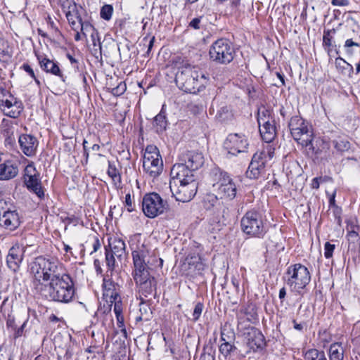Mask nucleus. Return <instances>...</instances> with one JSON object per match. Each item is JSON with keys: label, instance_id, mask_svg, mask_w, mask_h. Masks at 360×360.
Instances as JSON below:
<instances>
[{"label": "nucleus", "instance_id": "obj_1", "mask_svg": "<svg viewBox=\"0 0 360 360\" xmlns=\"http://www.w3.org/2000/svg\"><path fill=\"white\" fill-rule=\"evenodd\" d=\"M169 188L176 200L189 202L195 195L198 182L194 174L183 166L172 167L170 171Z\"/></svg>", "mask_w": 360, "mask_h": 360}, {"label": "nucleus", "instance_id": "obj_2", "mask_svg": "<svg viewBox=\"0 0 360 360\" xmlns=\"http://www.w3.org/2000/svg\"><path fill=\"white\" fill-rule=\"evenodd\" d=\"M37 293L49 301L68 303L75 295L74 283L71 277L65 274L54 282L47 283Z\"/></svg>", "mask_w": 360, "mask_h": 360}, {"label": "nucleus", "instance_id": "obj_3", "mask_svg": "<svg viewBox=\"0 0 360 360\" xmlns=\"http://www.w3.org/2000/svg\"><path fill=\"white\" fill-rule=\"evenodd\" d=\"M175 80L183 91L196 94L205 87L208 77L199 68L189 65L176 73Z\"/></svg>", "mask_w": 360, "mask_h": 360}, {"label": "nucleus", "instance_id": "obj_4", "mask_svg": "<svg viewBox=\"0 0 360 360\" xmlns=\"http://www.w3.org/2000/svg\"><path fill=\"white\" fill-rule=\"evenodd\" d=\"M284 280L291 291L302 293V290L309 283L311 275L308 269L301 264L290 266Z\"/></svg>", "mask_w": 360, "mask_h": 360}, {"label": "nucleus", "instance_id": "obj_5", "mask_svg": "<svg viewBox=\"0 0 360 360\" xmlns=\"http://www.w3.org/2000/svg\"><path fill=\"white\" fill-rule=\"evenodd\" d=\"M211 176L213 187L215 188L217 195L221 199H233L236 195V186L230 175L219 167L212 170Z\"/></svg>", "mask_w": 360, "mask_h": 360}, {"label": "nucleus", "instance_id": "obj_6", "mask_svg": "<svg viewBox=\"0 0 360 360\" xmlns=\"http://www.w3.org/2000/svg\"><path fill=\"white\" fill-rule=\"evenodd\" d=\"M242 231L251 237L262 238L267 232V227L262 214L255 210L248 211L240 221Z\"/></svg>", "mask_w": 360, "mask_h": 360}, {"label": "nucleus", "instance_id": "obj_7", "mask_svg": "<svg viewBox=\"0 0 360 360\" xmlns=\"http://www.w3.org/2000/svg\"><path fill=\"white\" fill-rule=\"evenodd\" d=\"M235 50L232 43L227 39L221 38L212 43L210 48V59L219 64H229L234 58Z\"/></svg>", "mask_w": 360, "mask_h": 360}, {"label": "nucleus", "instance_id": "obj_8", "mask_svg": "<svg viewBox=\"0 0 360 360\" xmlns=\"http://www.w3.org/2000/svg\"><path fill=\"white\" fill-rule=\"evenodd\" d=\"M288 127L293 139L302 146H309L312 141V134L309 126L300 116L291 117Z\"/></svg>", "mask_w": 360, "mask_h": 360}, {"label": "nucleus", "instance_id": "obj_9", "mask_svg": "<svg viewBox=\"0 0 360 360\" xmlns=\"http://www.w3.org/2000/svg\"><path fill=\"white\" fill-rule=\"evenodd\" d=\"M167 207V203L156 193L146 194L142 200V210L148 218H155L162 214Z\"/></svg>", "mask_w": 360, "mask_h": 360}, {"label": "nucleus", "instance_id": "obj_10", "mask_svg": "<svg viewBox=\"0 0 360 360\" xmlns=\"http://www.w3.org/2000/svg\"><path fill=\"white\" fill-rule=\"evenodd\" d=\"M0 109L5 115L17 118L23 110V105L6 89H0Z\"/></svg>", "mask_w": 360, "mask_h": 360}, {"label": "nucleus", "instance_id": "obj_11", "mask_svg": "<svg viewBox=\"0 0 360 360\" xmlns=\"http://www.w3.org/2000/svg\"><path fill=\"white\" fill-rule=\"evenodd\" d=\"M49 257L39 256L32 264L31 271L34 274L33 288L37 292L46 286L45 276L47 273V266L49 265Z\"/></svg>", "mask_w": 360, "mask_h": 360}, {"label": "nucleus", "instance_id": "obj_12", "mask_svg": "<svg viewBox=\"0 0 360 360\" xmlns=\"http://www.w3.org/2000/svg\"><path fill=\"white\" fill-rule=\"evenodd\" d=\"M24 184L27 189L34 193L40 200L44 198V190L41 186L39 174L33 164H28L25 168Z\"/></svg>", "mask_w": 360, "mask_h": 360}, {"label": "nucleus", "instance_id": "obj_13", "mask_svg": "<svg viewBox=\"0 0 360 360\" xmlns=\"http://www.w3.org/2000/svg\"><path fill=\"white\" fill-rule=\"evenodd\" d=\"M131 254L134 266H162L163 260L155 255H150L149 250L143 244L138 245L132 250Z\"/></svg>", "mask_w": 360, "mask_h": 360}, {"label": "nucleus", "instance_id": "obj_14", "mask_svg": "<svg viewBox=\"0 0 360 360\" xmlns=\"http://www.w3.org/2000/svg\"><path fill=\"white\" fill-rule=\"evenodd\" d=\"M224 146L229 155L236 156L248 152L249 143L244 134L235 133L228 135Z\"/></svg>", "mask_w": 360, "mask_h": 360}, {"label": "nucleus", "instance_id": "obj_15", "mask_svg": "<svg viewBox=\"0 0 360 360\" xmlns=\"http://www.w3.org/2000/svg\"><path fill=\"white\" fill-rule=\"evenodd\" d=\"M181 163H176L173 167L183 166L188 171L194 174V172L200 168L205 162L204 157L201 153L188 151L182 155Z\"/></svg>", "mask_w": 360, "mask_h": 360}, {"label": "nucleus", "instance_id": "obj_16", "mask_svg": "<svg viewBox=\"0 0 360 360\" xmlns=\"http://www.w3.org/2000/svg\"><path fill=\"white\" fill-rule=\"evenodd\" d=\"M63 12L65 13L66 18L72 29L74 31L80 30L82 34L86 37V32H84V30L91 29L92 25L87 22H82L76 4L71 7H68V9L64 10Z\"/></svg>", "mask_w": 360, "mask_h": 360}, {"label": "nucleus", "instance_id": "obj_17", "mask_svg": "<svg viewBox=\"0 0 360 360\" xmlns=\"http://www.w3.org/2000/svg\"><path fill=\"white\" fill-rule=\"evenodd\" d=\"M24 252V247L19 244H15L10 248L6 257V262L9 269L13 271L18 270L23 259Z\"/></svg>", "mask_w": 360, "mask_h": 360}, {"label": "nucleus", "instance_id": "obj_18", "mask_svg": "<svg viewBox=\"0 0 360 360\" xmlns=\"http://www.w3.org/2000/svg\"><path fill=\"white\" fill-rule=\"evenodd\" d=\"M49 265L47 266V273L45 276L46 283L54 282L67 274L63 265L57 258L49 257Z\"/></svg>", "mask_w": 360, "mask_h": 360}, {"label": "nucleus", "instance_id": "obj_19", "mask_svg": "<svg viewBox=\"0 0 360 360\" xmlns=\"http://www.w3.org/2000/svg\"><path fill=\"white\" fill-rule=\"evenodd\" d=\"M18 143L22 153L27 157L36 155L39 141L37 138L30 134H22L19 136Z\"/></svg>", "mask_w": 360, "mask_h": 360}, {"label": "nucleus", "instance_id": "obj_20", "mask_svg": "<svg viewBox=\"0 0 360 360\" xmlns=\"http://www.w3.org/2000/svg\"><path fill=\"white\" fill-rule=\"evenodd\" d=\"M20 219L16 210H8L0 217V226L8 230L14 231L20 225Z\"/></svg>", "mask_w": 360, "mask_h": 360}, {"label": "nucleus", "instance_id": "obj_21", "mask_svg": "<svg viewBox=\"0 0 360 360\" xmlns=\"http://www.w3.org/2000/svg\"><path fill=\"white\" fill-rule=\"evenodd\" d=\"M37 59L43 70L47 73L58 77L63 82L65 81L66 77L63 74L56 61L39 56H37Z\"/></svg>", "mask_w": 360, "mask_h": 360}, {"label": "nucleus", "instance_id": "obj_22", "mask_svg": "<svg viewBox=\"0 0 360 360\" xmlns=\"http://www.w3.org/2000/svg\"><path fill=\"white\" fill-rule=\"evenodd\" d=\"M258 155L254 154L246 172L247 176L250 179H257L264 172L266 165V160L261 159Z\"/></svg>", "mask_w": 360, "mask_h": 360}, {"label": "nucleus", "instance_id": "obj_23", "mask_svg": "<svg viewBox=\"0 0 360 360\" xmlns=\"http://www.w3.org/2000/svg\"><path fill=\"white\" fill-rule=\"evenodd\" d=\"M245 339L248 347L253 351L262 348L265 345L263 334L255 328H252L248 332Z\"/></svg>", "mask_w": 360, "mask_h": 360}, {"label": "nucleus", "instance_id": "obj_24", "mask_svg": "<svg viewBox=\"0 0 360 360\" xmlns=\"http://www.w3.org/2000/svg\"><path fill=\"white\" fill-rule=\"evenodd\" d=\"M18 165L11 160L0 163V180L8 181L15 178L18 174Z\"/></svg>", "mask_w": 360, "mask_h": 360}, {"label": "nucleus", "instance_id": "obj_25", "mask_svg": "<svg viewBox=\"0 0 360 360\" xmlns=\"http://www.w3.org/2000/svg\"><path fill=\"white\" fill-rule=\"evenodd\" d=\"M139 291L141 295L148 297V296L155 295L156 293L157 282L155 277L147 281H142L141 283H136Z\"/></svg>", "mask_w": 360, "mask_h": 360}, {"label": "nucleus", "instance_id": "obj_26", "mask_svg": "<svg viewBox=\"0 0 360 360\" xmlns=\"http://www.w3.org/2000/svg\"><path fill=\"white\" fill-rule=\"evenodd\" d=\"M110 252L116 257H121L125 252L126 245L124 241L118 237H112L108 240Z\"/></svg>", "mask_w": 360, "mask_h": 360}, {"label": "nucleus", "instance_id": "obj_27", "mask_svg": "<svg viewBox=\"0 0 360 360\" xmlns=\"http://www.w3.org/2000/svg\"><path fill=\"white\" fill-rule=\"evenodd\" d=\"M153 266H134L132 272L133 278L135 283H141L142 281H147L154 276L151 275L150 269Z\"/></svg>", "mask_w": 360, "mask_h": 360}, {"label": "nucleus", "instance_id": "obj_28", "mask_svg": "<svg viewBox=\"0 0 360 360\" xmlns=\"http://www.w3.org/2000/svg\"><path fill=\"white\" fill-rule=\"evenodd\" d=\"M259 132L264 141L266 143L271 142L275 136L276 127L274 120L267 122L266 124H260Z\"/></svg>", "mask_w": 360, "mask_h": 360}, {"label": "nucleus", "instance_id": "obj_29", "mask_svg": "<svg viewBox=\"0 0 360 360\" xmlns=\"http://www.w3.org/2000/svg\"><path fill=\"white\" fill-rule=\"evenodd\" d=\"M144 171L152 177L158 176L162 171L163 162L162 158L154 162L143 163Z\"/></svg>", "mask_w": 360, "mask_h": 360}, {"label": "nucleus", "instance_id": "obj_30", "mask_svg": "<svg viewBox=\"0 0 360 360\" xmlns=\"http://www.w3.org/2000/svg\"><path fill=\"white\" fill-rule=\"evenodd\" d=\"M335 67L338 71L342 75H347L349 77H352V75L354 72L353 66L347 63L341 57L335 58Z\"/></svg>", "mask_w": 360, "mask_h": 360}, {"label": "nucleus", "instance_id": "obj_31", "mask_svg": "<svg viewBox=\"0 0 360 360\" xmlns=\"http://www.w3.org/2000/svg\"><path fill=\"white\" fill-rule=\"evenodd\" d=\"M113 311L116 316L117 327L120 329L123 336L127 338V333L124 323L122 302H116V304H114Z\"/></svg>", "mask_w": 360, "mask_h": 360}, {"label": "nucleus", "instance_id": "obj_32", "mask_svg": "<svg viewBox=\"0 0 360 360\" xmlns=\"http://www.w3.org/2000/svg\"><path fill=\"white\" fill-rule=\"evenodd\" d=\"M158 148L153 145L148 146L145 150L143 158V163L154 162L155 160L161 159Z\"/></svg>", "mask_w": 360, "mask_h": 360}, {"label": "nucleus", "instance_id": "obj_33", "mask_svg": "<svg viewBox=\"0 0 360 360\" xmlns=\"http://www.w3.org/2000/svg\"><path fill=\"white\" fill-rule=\"evenodd\" d=\"M328 354L330 360H343L344 349L342 344L340 342L331 344Z\"/></svg>", "mask_w": 360, "mask_h": 360}, {"label": "nucleus", "instance_id": "obj_34", "mask_svg": "<svg viewBox=\"0 0 360 360\" xmlns=\"http://www.w3.org/2000/svg\"><path fill=\"white\" fill-rule=\"evenodd\" d=\"M212 212L217 222H220L221 220L226 219L229 214V210L228 206L225 205L222 201H220V202L215 207Z\"/></svg>", "mask_w": 360, "mask_h": 360}, {"label": "nucleus", "instance_id": "obj_35", "mask_svg": "<svg viewBox=\"0 0 360 360\" xmlns=\"http://www.w3.org/2000/svg\"><path fill=\"white\" fill-rule=\"evenodd\" d=\"M140 315L136 316V321H148L152 317V311L150 307L141 298V301L140 302V309H139Z\"/></svg>", "mask_w": 360, "mask_h": 360}, {"label": "nucleus", "instance_id": "obj_36", "mask_svg": "<svg viewBox=\"0 0 360 360\" xmlns=\"http://www.w3.org/2000/svg\"><path fill=\"white\" fill-rule=\"evenodd\" d=\"M304 360H328L326 353L316 349H308L304 355Z\"/></svg>", "mask_w": 360, "mask_h": 360}, {"label": "nucleus", "instance_id": "obj_37", "mask_svg": "<svg viewBox=\"0 0 360 360\" xmlns=\"http://www.w3.org/2000/svg\"><path fill=\"white\" fill-rule=\"evenodd\" d=\"M218 195H216L213 193H209L205 195L203 199V207L206 210H213L215 207L220 202L218 199Z\"/></svg>", "mask_w": 360, "mask_h": 360}, {"label": "nucleus", "instance_id": "obj_38", "mask_svg": "<svg viewBox=\"0 0 360 360\" xmlns=\"http://www.w3.org/2000/svg\"><path fill=\"white\" fill-rule=\"evenodd\" d=\"M336 33L335 29L325 30L323 35V46L328 53L331 51L330 47L333 46V41Z\"/></svg>", "mask_w": 360, "mask_h": 360}, {"label": "nucleus", "instance_id": "obj_39", "mask_svg": "<svg viewBox=\"0 0 360 360\" xmlns=\"http://www.w3.org/2000/svg\"><path fill=\"white\" fill-rule=\"evenodd\" d=\"M167 122L165 113L161 110L154 118V126L158 133H161L166 129Z\"/></svg>", "mask_w": 360, "mask_h": 360}, {"label": "nucleus", "instance_id": "obj_40", "mask_svg": "<svg viewBox=\"0 0 360 360\" xmlns=\"http://www.w3.org/2000/svg\"><path fill=\"white\" fill-rule=\"evenodd\" d=\"M334 148L337 151L344 153L350 149V142L345 138H338L333 141Z\"/></svg>", "mask_w": 360, "mask_h": 360}, {"label": "nucleus", "instance_id": "obj_41", "mask_svg": "<svg viewBox=\"0 0 360 360\" xmlns=\"http://www.w3.org/2000/svg\"><path fill=\"white\" fill-rule=\"evenodd\" d=\"M274 150L272 146L267 144L261 151L257 152L255 154L259 155L258 156L261 158V159L266 160V162L267 163L268 161L274 158Z\"/></svg>", "mask_w": 360, "mask_h": 360}, {"label": "nucleus", "instance_id": "obj_42", "mask_svg": "<svg viewBox=\"0 0 360 360\" xmlns=\"http://www.w3.org/2000/svg\"><path fill=\"white\" fill-rule=\"evenodd\" d=\"M301 309V306L299 308L298 313H297V318L293 319L292 320V323H293V328L295 330L302 332L304 329V328L307 327V318L304 317V315L303 316H299L300 311Z\"/></svg>", "mask_w": 360, "mask_h": 360}, {"label": "nucleus", "instance_id": "obj_43", "mask_svg": "<svg viewBox=\"0 0 360 360\" xmlns=\"http://www.w3.org/2000/svg\"><path fill=\"white\" fill-rule=\"evenodd\" d=\"M86 32H91V39L92 41V44L94 46V49L95 51H98L100 53H101V39L99 37L98 32L92 26L91 29H88V30H85Z\"/></svg>", "mask_w": 360, "mask_h": 360}, {"label": "nucleus", "instance_id": "obj_44", "mask_svg": "<svg viewBox=\"0 0 360 360\" xmlns=\"http://www.w3.org/2000/svg\"><path fill=\"white\" fill-rule=\"evenodd\" d=\"M274 120L271 116V110L263 108L258 111L257 122L259 125L266 124L267 122Z\"/></svg>", "mask_w": 360, "mask_h": 360}, {"label": "nucleus", "instance_id": "obj_45", "mask_svg": "<svg viewBox=\"0 0 360 360\" xmlns=\"http://www.w3.org/2000/svg\"><path fill=\"white\" fill-rule=\"evenodd\" d=\"M107 173L108 176L112 179L115 184H120L121 183V177L118 170L115 167V165L110 161L108 162Z\"/></svg>", "mask_w": 360, "mask_h": 360}, {"label": "nucleus", "instance_id": "obj_46", "mask_svg": "<svg viewBox=\"0 0 360 360\" xmlns=\"http://www.w3.org/2000/svg\"><path fill=\"white\" fill-rule=\"evenodd\" d=\"M103 297L106 295V293H112V291L116 289L115 283L112 281L111 278L104 277L103 283Z\"/></svg>", "mask_w": 360, "mask_h": 360}, {"label": "nucleus", "instance_id": "obj_47", "mask_svg": "<svg viewBox=\"0 0 360 360\" xmlns=\"http://www.w3.org/2000/svg\"><path fill=\"white\" fill-rule=\"evenodd\" d=\"M105 262L109 271H112L115 268V255L110 252L107 246L105 247Z\"/></svg>", "mask_w": 360, "mask_h": 360}, {"label": "nucleus", "instance_id": "obj_48", "mask_svg": "<svg viewBox=\"0 0 360 360\" xmlns=\"http://www.w3.org/2000/svg\"><path fill=\"white\" fill-rule=\"evenodd\" d=\"M235 335L234 333L230 329L224 326L221 330V340L223 342H232L234 340Z\"/></svg>", "mask_w": 360, "mask_h": 360}, {"label": "nucleus", "instance_id": "obj_49", "mask_svg": "<svg viewBox=\"0 0 360 360\" xmlns=\"http://www.w3.org/2000/svg\"><path fill=\"white\" fill-rule=\"evenodd\" d=\"M358 229L357 226H351L350 230L347 228L348 233L347 236L350 243H356L359 241L360 237L357 231Z\"/></svg>", "mask_w": 360, "mask_h": 360}, {"label": "nucleus", "instance_id": "obj_50", "mask_svg": "<svg viewBox=\"0 0 360 360\" xmlns=\"http://www.w3.org/2000/svg\"><path fill=\"white\" fill-rule=\"evenodd\" d=\"M113 13V7L110 4H105L102 6L100 12L101 18L105 20H110L112 18Z\"/></svg>", "mask_w": 360, "mask_h": 360}, {"label": "nucleus", "instance_id": "obj_51", "mask_svg": "<svg viewBox=\"0 0 360 360\" xmlns=\"http://www.w3.org/2000/svg\"><path fill=\"white\" fill-rule=\"evenodd\" d=\"M236 348L231 344V342H224L219 347V352L224 356H227Z\"/></svg>", "mask_w": 360, "mask_h": 360}, {"label": "nucleus", "instance_id": "obj_52", "mask_svg": "<svg viewBox=\"0 0 360 360\" xmlns=\"http://www.w3.org/2000/svg\"><path fill=\"white\" fill-rule=\"evenodd\" d=\"M345 48L346 49V52L349 55H352L353 52L354 51V48L359 49L360 45H359V44L356 43V42L353 41L352 39H349L346 40L345 44Z\"/></svg>", "mask_w": 360, "mask_h": 360}, {"label": "nucleus", "instance_id": "obj_53", "mask_svg": "<svg viewBox=\"0 0 360 360\" xmlns=\"http://www.w3.org/2000/svg\"><path fill=\"white\" fill-rule=\"evenodd\" d=\"M245 314L248 316L247 319L249 321L255 323L257 320V314L254 307H249L245 309Z\"/></svg>", "mask_w": 360, "mask_h": 360}, {"label": "nucleus", "instance_id": "obj_54", "mask_svg": "<svg viewBox=\"0 0 360 360\" xmlns=\"http://www.w3.org/2000/svg\"><path fill=\"white\" fill-rule=\"evenodd\" d=\"M203 308H204V305L201 302H198L195 304L194 310H193V321L194 322L197 321L199 319V318L202 312Z\"/></svg>", "mask_w": 360, "mask_h": 360}, {"label": "nucleus", "instance_id": "obj_55", "mask_svg": "<svg viewBox=\"0 0 360 360\" xmlns=\"http://www.w3.org/2000/svg\"><path fill=\"white\" fill-rule=\"evenodd\" d=\"M335 248V245L334 244H332L330 242H326L324 245V256H325V257L327 259L331 258Z\"/></svg>", "mask_w": 360, "mask_h": 360}, {"label": "nucleus", "instance_id": "obj_56", "mask_svg": "<svg viewBox=\"0 0 360 360\" xmlns=\"http://www.w3.org/2000/svg\"><path fill=\"white\" fill-rule=\"evenodd\" d=\"M126 84L120 82L116 87L112 89V94L114 96H120L126 91Z\"/></svg>", "mask_w": 360, "mask_h": 360}, {"label": "nucleus", "instance_id": "obj_57", "mask_svg": "<svg viewBox=\"0 0 360 360\" xmlns=\"http://www.w3.org/2000/svg\"><path fill=\"white\" fill-rule=\"evenodd\" d=\"M106 298H109V302L114 304H116V302H121L119 293L117 292L116 289L112 291V293H106V295L104 296Z\"/></svg>", "mask_w": 360, "mask_h": 360}, {"label": "nucleus", "instance_id": "obj_58", "mask_svg": "<svg viewBox=\"0 0 360 360\" xmlns=\"http://www.w3.org/2000/svg\"><path fill=\"white\" fill-rule=\"evenodd\" d=\"M333 215L335 217V219L337 224L338 225H341V222H342V218H341L342 209H341V207H340L338 206L333 207Z\"/></svg>", "mask_w": 360, "mask_h": 360}, {"label": "nucleus", "instance_id": "obj_59", "mask_svg": "<svg viewBox=\"0 0 360 360\" xmlns=\"http://www.w3.org/2000/svg\"><path fill=\"white\" fill-rule=\"evenodd\" d=\"M125 206L127 207V211L131 212L134 210V206L133 204V200L131 195L129 193H127L125 195Z\"/></svg>", "mask_w": 360, "mask_h": 360}, {"label": "nucleus", "instance_id": "obj_60", "mask_svg": "<svg viewBox=\"0 0 360 360\" xmlns=\"http://www.w3.org/2000/svg\"><path fill=\"white\" fill-rule=\"evenodd\" d=\"M59 4L60 5L62 10L68 9V7H71L72 6L75 5V2L74 0H58Z\"/></svg>", "mask_w": 360, "mask_h": 360}, {"label": "nucleus", "instance_id": "obj_61", "mask_svg": "<svg viewBox=\"0 0 360 360\" xmlns=\"http://www.w3.org/2000/svg\"><path fill=\"white\" fill-rule=\"evenodd\" d=\"M201 19H202V17L193 18L189 22L188 26L195 30H199L200 28Z\"/></svg>", "mask_w": 360, "mask_h": 360}, {"label": "nucleus", "instance_id": "obj_62", "mask_svg": "<svg viewBox=\"0 0 360 360\" xmlns=\"http://www.w3.org/2000/svg\"><path fill=\"white\" fill-rule=\"evenodd\" d=\"M21 68L23 69L31 77L35 79L34 72L30 65L25 63L22 65Z\"/></svg>", "mask_w": 360, "mask_h": 360}, {"label": "nucleus", "instance_id": "obj_63", "mask_svg": "<svg viewBox=\"0 0 360 360\" xmlns=\"http://www.w3.org/2000/svg\"><path fill=\"white\" fill-rule=\"evenodd\" d=\"M8 210L6 202L4 200H0V217L4 215V212H7Z\"/></svg>", "mask_w": 360, "mask_h": 360}, {"label": "nucleus", "instance_id": "obj_64", "mask_svg": "<svg viewBox=\"0 0 360 360\" xmlns=\"http://www.w3.org/2000/svg\"><path fill=\"white\" fill-rule=\"evenodd\" d=\"M331 4L335 6H345L349 4L348 0H332Z\"/></svg>", "mask_w": 360, "mask_h": 360}]
</instances>
